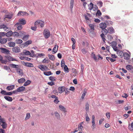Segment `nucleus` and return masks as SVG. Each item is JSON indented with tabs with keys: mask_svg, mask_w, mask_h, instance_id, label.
Listing matches in <instances>:
<instances>
[{
	"mask_svg": "<svg viewBox=\"0 0 133 133\" xmlns=\"http://www.w3.org/2000/svg\"><path fill=\"white\" fill-rule=\"evenodd\" d=\"M5 57L6 58L2 61V64H6L7 62L9 61H17L16 59L9 56H5Z\"/></svg>",
	"mask_w": 133,
	"mask_h": 133,
	"instance_id": "1",
	"label": "nucleus"
},
{
	"mask_svg": "<svg viewBox=\"0 0 133 133\" xmlns=\"http://www.w3.org/2000/svg\"><path fill=\"white\" fill-rule=\"evenodd\" d=\"M43 34L45 38L47 39L49 38L50 35L49 30L47 29H45L44 30Z\"/></svg>",
	"mask_w": 133,
	"mask_h": 133,
	"instance_id": "2",
	"label": "nucleus"
},
{
	"mask_svg": "<svg viewBox=\"0 0 133 133\" xmlns=\"http://www.w3.org/2000/svg\"><path fill=\"white\" fill-rule=\"evenodd\" d=\"M0 123H1L0 125L2 126L3 129H5L6 128L7 124L4 118L0 119Z\"/></svg>",
	"mask_w": 133,
	"mask_h": 133,
	"instance_id": "3",
	"label": "nucleus"
},
{
	"mask_svg": "<svg viewBox=\"0 0 133 133\" xmlns=\"http://www.w3.org/2000/svg\"><path fill=\"white\" fill-rule=\"evenodd\" d=\"M34 24L35 25L39 24L41 28H43L44 26V22L42 20H38L35 22Z\"/></svg>",
	"mask_w": 133,
	"mask_h": 133,
	"instance_id": "4",
	"label": "nucleus"
},
{
	"mask_svg": "<svg viewBox=\"0 0 133 133\" xmlns=\"http://www.w3.org/2000/svg\"><path fill=\"white\" fill-rule=\"evenodd\" d=\"M38 67L41 70L43 71H46L49 70L48 67L46 66L43 65H39Z\"/></svg>",
	"mask_w": 133,
	"mask_h": 133,
	"instance_id": "5",
	"label": "nucleus"
},
{
	"mask_svg": "<svg viewBox=\"0 0 133 133\" xmlns=\"http://www.w3.org/2000/svg\"><path fill=\"white\" fill-rule=\"evenodd\" d=\"M0 50L1 52L2 53L6 54H9L10 52V51L9 50L4 48H0Z\"/></svg>",
	"mask_w": 133,
	"mask_h": 133,
	"instance_id": "6",
	"label": "nucleus"
},
{
	"mask_svg": "<svg viewBox=\"0 0 133 133\" xmlns=\"http://www.w3.org/2000/svg\"><path fill=\"white\" fill-rule=\"evenodd\" d=\"M1 93L3 94L4 95L10 96L12 95L11 92H8L5 90H2L1 92Z\"/></svg>",
	"mask_w": 133,
	"mask_h": 133,
	"instance_id": "7",
	"label": "nucleus"
},
{
	"mask_svg": "<svg viewBox=\"0 0 133 133\" xmlns=\"http://www.w3.org/2000/svg\"><path fill=\"white\" fill-rule=\"evenodd\" d=\"M66 89L65 87L62 86L59 87L58 90L59 93H61L65 90Z\"/></svg>",
	"mask_w": 133,
	"mask_h": 133,
	"instance_id": "8",
	"label": "nucleus"
},
{
	"mask_svg": "<svg viewBox=\"0 0 133 133\" xmlns=\"http://www.w3.org/2000/svg\"><path fill=\"white\" fill-rule=\"evenodd\" d=\"M15 26L17 27V29L18 30H21L22 28V25L19 23H17L15 24Z\"/></svg>",
	"mask_w": 133,
	"mask_h": 133,
	"instance_id": "9",
	"label": "nucleus"
},
{
	"mask_svg": "<svg viewBox=\"0 0 133 133\" xmlns=\"http://www.w3.org/2000/svg\"><path fill=\"white\" fill-rule=\"evenodd\" d=\"M20 50V48L18 46L12 48L13 51L15 53L19 52Z\"/></svg>",
	"mask_w": 133,
	"mask_h": 133,
	"instance_id": "10",
	"label": "nucleus"
},
{
	"mask_svg": "<svg viewBox=\"0 0 133 133\" xmlns=\"http://www.w3.org/2000/svg\"><path fill=\"white\" fill-rule=\"evenodd\" d=\"M111 44L114 50L115 51L117 52L118 51V49H117V48L115 46L116 45V42H112L111 43Z\"/></svg>",
	"mask_w": 133,
	"mask_h": 133,
	"instance_id": "11",
	"label": "nucleus"
},
{
	"mask_svg": "<svg viewBox=\"0 0 133 133\" xmlns=\"http://www.w3.org/2000/svg\"><path fill=\"white\" fill-rule=\"evenodd\" d=\"M124 58L126 60H128L129 59L130 56L129 54L127 52H124L123 54Z\"/></svg>",
	"mask_w": 133,
	"mask_h": 133,
	"instance_id": "12",
	"label": "nucleus"
},
{
	"mask_svg": "<svg viewBox=\"0 0 133 133\" xmlns=\"http://www.w3.org/2000/svg\"><path fill=\"white\" fill-rule=\"evenodd\" d=\"M19 23H20L22 25H25L26 23V20L24 19H19L18 20Z\"/></svg>",
	"mask_w": 133,
	"mask_h": 133,
	"instance_id": "13",
	"label": "nucleus"
},
{
	"mask_svg": "<svg viewBox=\"0 0 133 133\" xmlns=\"http://www.w3.org/2000/svg\"><path fill=\"white\" fill-rule=\"evenodd\" d=\"M17 89L18 92H20L24 91L25 90V88L23 86H22L19 87Z\"/></svg>",
	"mask_w": 133,
	"mask_h": 133,
	"instance_id": "14",
	"label": "nucleus"
},
{
	"mask_svg": "<svg viewBox=\"0 0 133 133\" xmlns=\"http://www.w3.org/2000/svg\"><path fill=\"white\" fill-rule=\"evenodd\" d=\"M0 29H3L5 31H8V27L4 24H2L0 25Z\"/></svg>",
	"mask_w": 133,
	"mask_h": 133,
	"instance_id": "15",
	"label": "nucleus"
},
{
	"mask_svg": "<svg viewBox=\"0 0 133 133\" xmlns=\"http://www.w3.org/2000/svg\"><path fill=\"white\" fill-rule=\"evenodd\" d=\"M17 72L21 76H22L23 74V73L22 70L20 68H17Z\"/></svg>",
	"mask_w": 133,
	"mask_h": 133,
	"instance_id": "16",
	"label": "nucleus"
},
{
	"mask_svg": "<svg viewBox=\"0 0 133 133\" xmlns=\"http://www.w3.org/2000/svg\"><path fill=\"white\" fill-rule=\"evenodd\" d=\"M100 27L103 29L107 27V25L106 23H102L99 24Z\"/></svg>",
	"mask_w": 133,
	"mask_h": 133,
	"instance_id": "17",
	"label": "nucleus"
},
{
	"mask_svg": "<svg viewBox=\"0 0 133 133\" xmlns=\"http://www.w3.org/2000/svg\"><path fill=\"white\" fill-rule=\"evenodd\" d=\"M24 65L25 66H27L28 67H34V65L33 64L31 63H28L24 62Z\"/></svg>",
	"mask_w": 133,
	"mask_h": 133,
	"instance_id": "18",
	"label": "nucleus"
},
{
	"mask_svg": "<svg viewBox=\"0 0 133 133\" xmlns=\"http://www.w3.org/2000/svg\"><path fill=\"white\" fill-rule=\"evenodd\" d=\"M15 85H10L9 86H8L6 88V89L10 91L14 89Z\"/></svg>",
	"mask_w": 133,
	"mask_h": 133,
	"instance_id": "19",
	"label": "nucleus"
},
{
	"mask_svg": "<svg viewBox=\"0 0 133 133\" xmlns=\"http://www.w3.org/2000/svg\"><path fill=\"white\" fill-rule=\"evenodd\" d=\"M108 29L109 33L112 34L114 32V30L112 27H109Z\"/></svg>",
	"mask_w": 133,
	"mask_h": 133,
	"instance_id": "20",
	"label": "nucleus"
},
{
	"mask_svg": "<svg viewBox=\"0 0 133 133\" xmlns=\"http://www.w3.org/2000/svg\"><path fill=\"white\" fill-rule=\"evenodd\" d=\"M89 26L90 29V32H93L94 30V25L92 24H90L89 25Z\"/></svg>",
	"mask_w": 133,
	"mask_h": 133,
	"instance_id": "21",
	"label": "nucleus"
},
{
	"mask_svg": "<svg viewBox=\"0 0 133 133\" xmlns=\"http://www.w3.org/2000/svg\"><path fill=\"white\" fill-rule=\"evenodd\" d=\"M25 79L24 78H22L18 79V82L19 83L21 84L24 82Z\"/></svg>",
	"mask_w": 133,
	"mask_h": 133,
	"instance_id": "22",
	"label": "nucleus"
},
{
	"mask_svg": "<svg viewBox=\"0 0 133 133\" xmlns=\"http://www.w3.org/2000/svg\"><path fill=\"white\" fill-rule=\"evenodd\" d=\"M72 72L74 74L73 75L74 76H75L78 75V72L76 70V69L75 68H72Z\"/></svg>",
	"mask_w": 133,
	"mask_h": 133,
	"instance_id": "23",
	"label": "nucleus"
},
{
	"mask_svg": "<svg viewBox=\"0 0 133 133\" xmlns=\"http://www.w3.org/2000/svg\"><path fill=\"white\" fill-rule=\"evenodd\" d=\"M58 47V46L57 45H55V47L54 48L52 51L54 52L52 53V54H54L56 53L57 52V48Z\"/></svg>",
	"mask_w": 133,
	"mask_h": 133,
	"instance_id": "24",
	"label": "nucleus"
},
{
	"mask_svg": "<svg viewBox=\"0 0 133 133\" xmlns=\"http://www.w3.org/2000/svg\"><path fill=\"white\" fill-rule=\"evenodd\" d=\"M28 14V13L25 12L20 11L18 13V16H23L24 15H26Z\"/></svg>",
	"mask_w": 133,
	"mask_h": 133,
	"instance_id": "25",
	"label": "nucleus"
},
{
	"mask_svg": "<svg viewBox=\"0 0 133 133\" xmlns=\"http://www.w3.org/2000/svg\"><path fill=\"white\" fill-rule=\"evenodd\" d=\"M12 34V32L10 31L6 33L5 35L7 37H9L11 36Z\"/></svg>",
	"mask_w": 133,
	"mask_h": 133,
	"instance_id": "26",
	"label": "nucleus"
},
{
	"mask_svg": "<svg viewBox=\"0 0 133 133\" xmlns=\"http://www.w3.org/2000/svg\"><path fill=\"white\" fill-rule=\"evenodd\" d=\"M4 98L6 100L9 101L11 102L12 100V98L9 96H5Z\"/></svg>",
	"mask_w": 133,
	"mask_h": 133,
	"instance_id": "27",
	"label": "nucleus"
},
{
	"mask_svg": "<svg viewBox=\"0 0 133 133\" xmlns=\"http://www.w3.org/2000/svg\"><path fill=\"white\" fill-rule=\"evenodd\" d=\"M108 32V30L105 28L102 29V34H103L106 35L107 34Z\"/></svg>",
	"mask_w": 133,
	"mask_h": 133,
	"instance_id": "28",
	"label": "nucleus"
},
{
	"mask_svg": "<svg viewBox=\"0 0 133 133\" xmlns=\"http://www.w3.org/2000/svg\"><path fill=\"white\" fill-rule=\"evenodd\" d=\"M7 39L6 38H4L0 39V43L2 44H4L6 42Z\"/></svg>",
	"mask_w": 133,
	"mask_h": 133,
	"instance_id": "29",
	"label": "nucleus"
},
{
	"mask_svg": "<svg viewBox=\"0 0 133 133\" xmlns=\"http://www.w3.org/2000/svg\"><path fill=\"white\" fill-rule=\"evenodd\" d=\"M8 45L10 47H13L15 46V43L13 42H10L8 43Z\"/></svg>",
	"mask_w": 133,
	"mask_h": 133,
	"instance_id": "30",
	"label": "nucleus"
},
{
	"mask_svg": "<svg viewBox=\"0 0 133 133\" xmlns=\"http://www.w3.org/2000/svg\"><path fill=\"white\" fill-rule=\"evenodd\" d=\"M29 35H24L22 38L23 40L26 41L28 40L29 37Z\"/></svg>",
	"mask_w": 133,
	"mask_h": 133,
	"instance_id": "31",
	"label": "nucleus"
},
{
	"mask_svg": "<svg viewBox=\"0 0 133 133\" xmlns=\"http://www.w3.org/2000/svg\"><path fill=\"white\" fill-rule=\"evenodd\" d=\"M10 66L12 68L17 69L18 65H16L14 64H10Z\"/></svg>",
	"mask_w": 133,
	"mask_h": 133,
	"instance_id": "32",
	"label": "nucleus"
},
{
	"mask_svg": "<svg viewBox=\"0 0 133 133\" xmlns=\"http://www.w3.org/2000/svg\"><path fill=\"white\" fill-rule=\"evenodd\" d=\"M126 68L128 70H130L133 69V67L132 65H128L126 66Z\"/></svg>",
	"mask_w": 133,
	"mask_h": 133,
	"instance_id": "33",
	"label": "nucleus"
},
{
	"mask_svg": "<svg viewBox=\"0 0 133 133\" xmlns=\"http://www.w3.org/2000/svg\"><path fill=\"white\" fill-rule=\"evenodd\" d=\"M44 74L46 76H49L50 75H52V73L51 71H45L44 72Z\"/></svg>",
	"mask_w": 133,
	"mask_h": 133,
	"instance_id": "34",
	"label": "nucleus"
},
{
	"mask_svg": "<svg viewBox=\"0 0 133 133\" xmlns=\"http://www.w3.org/2000/svg\"><path fill=\"white\" fill-rule=\"evenodd\" d=\"M31 82L29 80H27L26 82H25L23 85V86H26L30 84Z\"/></svg>",
	"mask_w": 133,
	"mask_h": 133,
	"instance_id": "35",
	"label": "nucleus"
},
{
	"mask_svg": "<svg viewBox=\"0 0 133 133\" xmlns=\"http://www.w3.org/2000/svg\"><path fill=\"white\" fill-rule=\"evenodd\" d=\"M48 57L50 60L53 61L55 59L54 56L52 55H48Z\"/></svg>",
	"mask_w": 133,
	"mask_h": 133,
	"instance_id": "36",
	"label": "nucleus"
},
{
	"mask_svg": "<svg viewBox=\"0 0 133 133\" xmlns=\"http://www.w3.org/2000/svg\"><path fill=\"white\" fill-rule=\"evenodd\" d=\"M100 36L102 38V39L103 41L105 43L106 39L105 38V36L103 34H101Z\"/></svg>",
	"mask_w": 133,
	"mask_h": 133,
	"instance_id": "37",
	"label": "nucleus"
},
{
	"mask_svg": "<svg viewBox=\"0 0 133 133\" xmlns=\"http://www.w3.org/2000/svg\"><path fill=\"white\" fill-rule=\"evenodd\" d=\"M105 23L106 25L107 24V25H112L113 23V22H112L109 21H106Z\"/></svg>",
	"mask_w": 133,
	"mask_h": 133,
	"instance_id": "38",
	"label": "nucleus"
},
{
	"mask_svg": "<svg viewBox=\"0 0 133 133\" xmlns=\"http://www.w3.org/2000/svg\"><path fill=\"white\" fill-rule=\"evenodd\" d=\"M55 116L56 118L57 119H60V115L58 113L56 112L55 113Z\"/></svg>",
	"mask_w": 133,
	"mask_h": 133,
	"instance_id": "39",
	"label": "nucleus"
},
{
	"mask_svg": "<svg viewBox=\"0 0 133 133\" xmlns=\"http://www.w3.org/2000/svg\"><path fill=\"white\" fill-rule=\"evenodd\" d=\"M49 60L48 59V58H44L43 61L42 62L44 63H48L49 62Z\"/></svg>",
	"mask_w": 133,
	"mask_h": 133,
	"instance_id": "40",
	"label": "nucleus"
},
{
	"mask_svg": "<svg viewBox=\"0 0 133 133\" xmlns=\"http://www.w3.org/2000/svg\"><path fill=\"white\" fill-rule=\"evenodd\" d=\"M74 0H71L70 8L72 9L74 4Z\"/></svg>",
	"mask_w": 133,
	"mask_h": 133,
	"instance_id": "41",
	"label": "nucleus"
},
{
	"mask_svg": "<svg viewBox=\"0 0 133 133\" xmlns=\"http://www.w3.org/2000/svg\"><path fill=\"white\" fill-rule=\"evenodd\" d=\"M64 69V71L65 72H69L68 68L66 65H65Z\"/></svg>",
	"mask_w": 133,
	"mask_h": 133,
	"instance_id": "42",
	"label": "nucleus"
},
{
	"mask_svg": "<svg viewBox=\"0 0 133 133\" xmlns=\"http://www.w3.org/2000/svg\"><path fill=\"white\" fill-rule=\"evenodd\" d=\"M19 36H23L25 35L26 34L25 32L23 31H19Z\"/></svg>",
	"mask_w": 133,
	"mask_h": 133,
	"instance_id": "43",
	"label": "nucleus"
},
{
	"mask_svg": "<svg viewBox=\"0 0 133 133\" xmlns=\"http://www.w3.org/2000/svg\"><path fill=\"white\" fill-rule=\"evenodd\" d=\"M129 128L131 131L133 130V122L131 123V125L129 124Z\"/></svg>",
	"mask_w": 133,
	"mask_h": 133,
	"instance_id": "44",
	"label": "nucleus"
},
{
	"mask_svg": "<svg viewBox=\"0 0 133 133\" xmlns=\"http://www.w3.org/2000/svg\"><path fill=\"white\" fill-rule=\"evenodd\" d=\"M93 4L92 2H91L89 6V9L90 10H91L93 8Z\"/></svg>",
	"mask_w": 133,
	"mask_h": 133,
	"instance_id": "45",
	"label": "nucleus"
},
{
	"mask_svg": "<svg viewBox=\"0 0 133 133\" xmlns=\"http://www.w3.org/2000/svg\"><path fill=\"white\" fill-rule=\"evenodd\" d=\"M13 35L15 37H18L19 36V33L16 32H14Z\"/></svg>",
	"mask_w": 133,
	"mask_h": 133,
	"instance_id": "46",
	"label": "nucleus"
},
{
	"mask_svg": "<svg viewBox=\"0 0 133 133\" xmlns=\"http://www.w3.org/2000/svg\"><path fill=\"white\" fill-rule=\"evenodd\" d=\"M32 43V41L31 40H28L26 41L25 43V45H28L29 44H31Z\"/></svg>",
	"mask_w": 133,
	"mask_h": 133,
	"instance_id": "47",
	"label": "nucleus"
},
{
	"mask_svg": "<svg viewBox=\"0 0 133 133\" xmlns=\"http://www.w3.org/2000/svg\"><path fill=\"white\" fill-rule=\"evenodd\" d=\"M12 17V15H8L5 16V19H6L7 18H8L9 19H11Z\"/></svg>",
	"mask_w": 133,
	"mask_h": 133,
	"instance_id": "48",
	"label": "nucleus"
},
{
	"mask_svg": "<svg viewBox=\"0 0 133 133\" xmlns=\"http://www.w3.org/2000/svg\"><path fill=\"white\" fill-rule=\"evenodd\" d=\"M22 41L21 39H18L16 40V43L18 44H20L22 43Z\"/></svg>",
	"mask_w": 133,
	"mask_h": 133,
	"instance_id": "49",
	"label": "nucleus"
},
{
	"mask_svg": "<svg viewBox=\"0 0 133 133\" xmlns=\"http://www.w3.org/2000/svg\"><path fill=\"white\" fill-rule=\"evenodd\" d=\"M97 4L99 6L101 7L102 6L103 3L102 1H99L98 2Z\"/></svg>",
	"mask_w": 133,
	"mask_h": 133,
	"instance_id": "50",
	"label": "nucleus"
},
{
	"mask_svg": "<svg viewBox=\"0 0 133 133\" xmlns=\"http://www.w3.org/2000/svg\"><path fill=\"white\" fill-rule=\"evenodd\" d=\"M92 125L91 127L93 129H94L96 127V125L95 123V121H92Z\"/></svg>",
	"mask_w": 133,
	"mask_h": 133,
	"instance_id": "51",
	"label": "nucleus"
},
{
	"mask_svg": "<svg viewBox=\"0 0 133 133\" xmlns=\"http://www.w3.org/2000/svg\"><path fill=\"white\" fill-rule=\"evenodd\" d=\"M30 114L29 113H28L26 115V116L25 118V119L27 120L30 118Z\"/></svg>",
	"mask_w": 133,
	"mask_h": 133,
	"instance_id": "52",
	"label": "nucleus"
},
{
	"mask_svg": "<svg viewBox=\"0 0 133 133\" xmlns=\"http://www.w3.org/2000/svg\"><path fill=\"white\" fill-rule=\"evenodd\" d=\"M49 79L50 80L52 81H54L56 80L55 77L52 76L50 77Z\"/></svg>",
	"mask_w": 133,
	"mask_h": 133,
	"instance_id": "53",
	"label": "nucleus"
},
{
	"mask_svg": "<svg viewBox=\"0 0 133 133\" xmlns=\"http://www.w3.org/2000/svg\"><path fill=\"white\" fill-rule=\"evenodd\" d=\"M31 54L30 55L31 57H33L34 56H36V55L35 54L34 51L33 50H31Z\"/></svg>",
	"mask_w": 133,
	"mask_h": 133,
	"instance_id": "54",
	"label": "nucleus"
},
{
	"mask_svg": "<svg viewBox=\"0 0 133 133\" xmlns=\"http://www.w3.org/2000/svg\"><path fill=\"white\" fill-rule=\"evenodd\" d=\"M96 15L97 16H100L101 15V13L99 10H98L97 11Z\"/></svg>",
	"mask_w": 133,
	"mask_h": 133,
	"instance_id": "55",
	"label": "nucleus"
},
{
	"mask_svg": "<svg viewBox=\"0 0 133 133\" xmlns=\"http://www.w3.org/2000/svg\"><path fill=\"white\" fill-rule=\"evenodd\" d=\"M6 33L5 32H0V36H1V38L2 37L4 36L5 35Z\"/></svg>",
	"mask_w": 133,
	"mask_h": 133,
	"instance_id": "56",
	"label": "nucleus"
},
{
	"mask_svg": "<svg viewBox=\"0 0 133 133\" xmlns=\"http://www.w3.org/2000/svg\"><path fill=\"white\" fill-rule=\"evenodd\" d=\"M25 55H30L31 53L29 51H26L24 52Z\"/></svg>",
	"mask_w": 133,
	"mask_h": 133,
	"instance_id": "57",
	"label": "nucleus"
},
{
	"mask_svg": "<svg viewBox=\"0 0 133 133\" xmlns=\"http://www.w3.org/2000/svg\"><path fill=\"white\" fill-rule=\"evenodd\" d=\"M86 92L84 91V92H83V94L82 95V99H83L85 95H86Z\"/></svg>",
	"mask_w": 133,
	"mask_h": 133,
	"instance_id": "58",
	"label": "nucleus"
},
{
	"mask_svg": "<svg viewBox=\"0 0 133 133\" xmlns=\"http://www.w3.org/2000/svg\"><path fill=\"white\" fill-rule=\"evenodd\" d=\"M117 54H119L120 56H121L123 54V52L122 51L120 50H118L117 51Z\"/></svg>",
	"mask_w": 133,
	"mask_h": 133,
	"instance_id": "59",
	"label": "nucleus"
},
{
	"mask_svg": "<svg viewBox=\"0 0 133 133\" xmlns=\"http://www.w3.org/2000/svg\"><path fill=\"white\" fill-rule=\"evenodd\" d=\"M65 65V62L64 60H62L61 62V65L62 67H63Z\"/></svg>",
	"mask_w": 133,
	"mask_h": 133,
	"instance_id": "60",
	"label": "nucleus"
},
{
	"mask_svg": "<svg viewBox=\"0 0 133 133\" xmlns=\"http://www.w3.org/2000/svg\"><path fill=\"white\" fill-rule=\"evenodd\" d=\"M59 102V101H58V97L56 98V99H55L54 101V102L56 104H57Z\"/></svg>",
	"mask_w": 133,
	"mask_h": 133,
	"instance_id": "61",
	"label": "nucleus"
},
{
	"mask_svg": "<svg viewBox=\"0 0 133 133\" xmlns=\"http://www.w3.org/2000/svg\"><path fill=\"white\" fill-rule=\"evenodd\" d=\"M48 84L51 86H52L55 84L54 83L52 82H49L48 83Z\"/></svg>",
	"mask_w": 133,
	"mask_h": 133,
	"instance_id": "62",
	"label": "nucleus"
},
{
	"mask_svg": "<svg viewBox=\"0 0 133 133\" xmlns=\"http://www.w3.org/2000/svg\"><path fill=\"white\" fill-rule=\"evenodd\" d=\"M84 68V65L82 64L81 65V71L83 72V70Z\"/></svg>",
	"mask_w": 133,
	"mask_h": 133,
	"instance_id": "63",
	"label": "nucleus"
},
{
	"mask_svg": "<svg viewBox=\"0 0 133 133\" xmlns=\"http://www.w3.org/2000/svg\"><path fill=\"white\" fill-rule=\"evenodd\" d=\"M110 113L109 112H107L106 113V116L108 118H110Z\"/></svg>",
	"mask_w": 133,
	"mask_h": 133,
	"instance_id": "64",
	"label": "nucleus"
}]
</instances>
